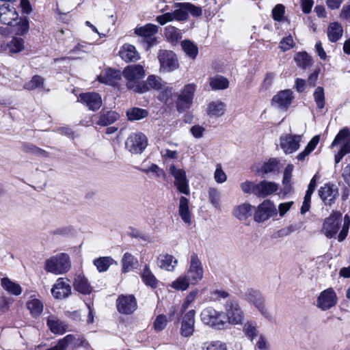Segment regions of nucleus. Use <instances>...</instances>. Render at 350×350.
<instances>
[{
	"mask_svg": "<svg viewBox=\"0 0 350 350\" xmlns=\"http://www.w3.org/2000/svg\"><path fill=\"white\" fill-rule=\"evenodd\" d=\"M126 81L129 90L136 93H144L148 91V87L144 82L140 81L146 75L144 66L140 64L127 66L122 72Z\"/></svg>",
	"mask_w": 350,
	"mask_h": 350,
	"instance_id": "obj_1",
	"label": "nucleus"
},
{
	"mask_svg": "<svg viewBox=\"0 0 350 350\" xmlns=\"http://www.w3.org/2000/svg\"><path fill=\"white\" fill-rule=\"evenodd\" d=\"M71 268L70 257L67 254L59 253L48 258L44 262L46 271L60 275L68 272Z\"/></svg>",
	"mask_w": 350,
	"mask_h": 350,
	"instance_id": "obj_2",
	"label": "nucleus"
},
{
	"mask_svg": "<svg viewBox=\"0 0 350 350\" xmlns=\"http://www.w3.org/2000/svg\"><path fill=\"white\" fill-rule=\"evenodd\" d=\"M200 317L202 321L211 327L222 329L227 325L224 313L216 310L213 307L204 308L200 314Z\"/></svg>",
	"mask_w": 350,
	"mask_h": 350,
	"instance_id": "obj_3",
	"label": "nucleus"
},
{
	"mask_svg": "<svg viewBox=\"0 0 350 350\" xmlns=\"http://www.w3.org/2000/svg\"><path fill=\"white\" fill-rule=\"evenodd\" d=\"M341 223L342 214L338 211H333L329 217L324 219L321 232L327 239L336 238Z\"/></svg>",
	"mask_w": 350,
	"mask_h": 350,
	"instance_id": "obj_4",
	"label": "nucleus"
},
{
	"mask_svg": "<svg viewBox=\"0 0 350 350\" xmlns=\"http://www.w3.org/2000/svg\"><path fill=\"white\" fill-rule=\"evenodd\" d=\"M245 299L252 304L259 312L268 320L272 319V314L265 304V300L262 293L254 289H248L245 293Z\"/></svg>",
	"mask_w": 350,
	"mask_h": 350,
	"instance_id": "obj_5",
	"label": "nucleus"
},
{
	"mask_svg": "<svg viewBox=\"0 0 350 350\" xmlns=\"http://www.w3.org/2000/svg\"><path fill=\"white\" fill-rule=\"evenodd\" d=\"M175 10L172 12H166L156 18V21L161 25H163L168 22L173 21H184L189 18L185 3H176L174 4Z\"/></svg>",
	"mask_w": 350,
	"mask_h": 350,
	"instance_id": "obj_6",
	"label": "nucleus"
},
{
	"mask_svg": "<svg viewBox=\"0 0 350 350\" xmlns=\"http://www.w3.org/2000/svg\"><path fill=\"white\" fill-rule=\"evenodd\" d=\"M224 315L227 323L233 325H241L244 320V312L241 306L234 300L226 302Z\"/></svg>",
	"mask_w": 350,
	"mask_h": 350,
	"instance_id": "obj_7",
	"label": "nucleus"
},
{
	"mask_svg": "<svg viewBox=\"0 0 350 350\" xmlns=\"http://www.w3.org/2000/svg\"><path fill=\"white\" fill-rule=\"evenodd\" d=\"M185 275L191 282L192 285L198 284L203 278V266L196 253H193L190 256L189 268Z\"/></svg>",
	"mask_w": 350,
	"mask_h": 350,
	"instance_id": "obj_8",
	"label": "nucleus"
},
{
	"mask_svg": "<svg viewBox=\"0 0 350 350\" xmlns=\"http://www.w3.org/2000/svg\"><path fill=\"white\" fill-rule=\"evenodd\" d=\"M147 145V137L142 133H131L125 142L126 149L131 154H141Z\"/></svg>",
	"mask_w": 350,
	"mask_h": 350,
	"instance_id": "obj_9",
	"label": "nucleus"
},
{
	"mask_svg": "<svg viewBox=\"0 0 350 350\" xmlns=\"http://www.w3.org/2000/svg\"><path fill=\"white\" fill-rule=\"evenodd\" d=\"M157 57L160 63V70L163 72L174 71L179 66L176 55L171 51L160 50Z\"/></svg>",
	"mask_w": 350,
	"mask_h": 350,
	"instance_id": "obj_10",
	"label": "nucleus"
},
{
	"mask_svg": "<svg viewBox=\"0 0 350 350\" xmlns=\"http://www.w3.org/2000/svg\"><path fill=\"white\" fill-rule=\"evenodd\" d=\"M195 91L196 85L194 84H188L181 90L176 104L177 110L179 113L184 112L191 107Z\"/></svg>",
	"mask_w": 350,
	"mask_h": 350,
	"instance_id": "obj_11",
	"label": "nucleus"
},
{
	"mask_svg": "<svg viewBox=\"0 0 350 350\" xmlns=\"http://www.w3.org/2000/svg\"><path fill=\"white\" fill-rule=\"evenodd\" d=\"M169 170L175 179L174 185L177 189L183 194L190 195V189L185 171L176 167L174 165H172Z\"/></svg>",
	"mask_w": 350,
	"mask_h": 350,
	"instance_id": "obj_12",
	"label": "nucleus"
},
{
	"mask_svg": "<svg viewBox=\"0 0 350 350\" xmlns=\"http://www.w3.org/2000/svg\"><path fill=\"white\" fill-rule=\"evenodd\" d=\"M337 295L332 288L323 291L319 295L317 306L323 311L327 310L337 304Z\"/></svg>",
	"mask_w": 350,
	"mask_h": 350,
	"instance_id": "obj_13",
	"label": "nucleus"
},
{
	"mask_svg": "<svg viewBox=\"0 0 350 350\" xmlns=\"http://www.w3.org/2000/svg\"><path fill=\"white\" fill-rule=\"evenodd\" d=\"M157 32L158 27L151 23H148L135 29V33L144 38V41L148 44V48H150L157 44V42L154 35Z\"/></svg>",
	"mask_w": 350,
	"mask_h": 350,
	"instance_id": "obj_14",
	"label": "nucleus"
},
{
	"mask_svg": "<svg viewBox=\"0 0 350 350\" xmlns=\"http://www.w3.org/2000/svg\"><path fill=\"white\" fill-rule=\"evenodd\" d=\"M301 135L286 134L280 138V146L285 154L296 152L300 147Z\"/></svg>",
	"mask_w": 350,
	"mask_h": 350,
	"instance_id": "obj_15",
	"label": "nucleus"
},
{
	"mask_svg": "<svg viewBox=\"0 0 350 350\" xmlns=\"http://www.w3.org/2000/svg\"><path fill=\"white\" fill-rule=\"evenodd\" d=\"M276 211L275 205L270 200H265L257 207L254 216V220L257 222L265 221L275 214Z\"/></svg>",
	"mask_w": 350,
	"mask_h": 350,
	"instance_id": "obj_16",
	"label": "nucleus"
},
{
	"mask_svg": "<svg viewBox=\"0 0 350 350\" xmlns=\"http://www.w3.org/2000/svg\"><path fill=\"white\" fill-rule=\"evenodd\" d=\"M51 293L55 299H62L71 294L70 281L67 278H58L51 288Z\"/></svg>",
	"mask_w": 350,
	"mask_h": 350,
	"instance_id": "obj_17",
	"label": "nucleus"
},
{
	"mask_svg": "<svg viewBox=\"0 0 350 350\" xmlns=\"http://www.w3.org/2000/svg\"><path fill=\"white\" fill-rule=\"evenodd\" d=\"M291 90H284L275 95L272 100L273 106L278 107L281 110H287L294 98Z\"/></svg>",
	"mask_w": 350,
	"mask_h": 350,
	"instance_id": "obj_18",
	"label": "nucleus"
},
{
	"mask_svg": "<svg viewBox=\"0 0 350 350\" xmlns=\"http://www.w3.org/2000/svg\"><path fill=\"white\" fill-rule=\"evenodd\" d=\"M118 310L122 314H129L137 309V301L135 297L130 295H120L117 299Z\"/></svg>",
	"mask_w": 350,
	"mask_h": 350,
	"instance_id": "obj_19",
	"label": "nucleus"
},
{
	"mask_svg": "<svg viewBox=\"0 0 350 350\" xmlns=\"http://www.w3.org/2000/svg\"><path fill=\"white\" fill-rule=\"evenodd\" d=\"M196 311L191 310L185 313L181 321L180 332L183 337H190L194 332Z\"/></svg>",
	"mask_w": 350,
	"mask_h": 350,
	"instance_id": "obj_20",
	"label": "nucleus"
},
{
	"mask_svg": "<svg viewBox=\"0 0 350 350\" xmlns=\"http://www.w3.org/2000/svg\"><path fill=\"white\" fill-rule=\"evenodd\" d=\"M18 19V14L14 6L3 4L0 6V21L8 26L12 25Z\"/></svg>",
	"mask_w": 350,
	"mask_h": 350,
	"instance_id": "obj_21",
	"label": "nucleus"
},
{
	"mask_svg": "<svg viewBox=\"0 0 350 350\" xmlns=\"http://www.w3.org/2000/svg\"><path fill=\"white\" fill-rule=\"evenodd\" d=\"M80 101L85 104L89 109L98 110L102 105V98L99 94L96 92L83 93L79 95Z\"/></svg>",
	"mask_w": 350,
	"mask_h": 350,
	"instance_id": "obj_22",
	"label": "nucleus"
},
{
	"mask_svg": "<svg viewBox=\"0 0 350 350\" xmlns=\"http://www.w3.org/2000/svg\"><path fill=\"white\" fill-rule=\"evenodd\" d=\"M278 189V184L267 180H262L256 184L254 190V194L258 197L265 198L267 196L273 193Z\"/></svg>",
	"mask_w": 350,
	"mask_h": 350,
	"instance_id": "obj_23",
	"label": "nucleus"
},
{
	"mask_svg": "<svg viewBox=\"0 0 350 350\" xmlns=\"http://www.w3.org/2000/svg\"><path fill=\"white\" fill-rule=\"evenodd\" d=\"M46 325L54 334L62 335L68 331V325L55 315L47 317Z\"/></svg>",
	"mask_w": 350,
	"mask_h": 350,
	"instance_id": "obj_24",
	"label": "nucleus"
},
{
	"mask_svg": "<svg viewBox=\"0 0 350 350\" xmlns=\"http://www.w3.org/2000/svg\"><path fill=\"white\" fill-rule=\"evenodd\" d=\"M121 72L111 68L105 69L103 74L98 77V80L103 83L115 86L122 77Z\"/></svg>",
	"mask_w": 350,
	"mask_h": 350,
	"instance_id": "obj_25",
	"label": "nucleus"
},
{
	"mask_svg": "<svg viewBox=\"0 0 350 350\" xmlns=\"http://www.w3.org/2000/svg\"><path fill=\"white\" fill-rule=\"evenodd\" d=\"M120 58L126 62H137L140 59L139 53L134 45L124 44L119 51Z\"/></svg>",
	"mask_w": 350,
	"mask_h": 350,
	"instance_id": "obj_26",
	"label": "nucleus"
},
{
	"mask_svg": "<svg viewBox=\"0 0 350 350\" xmlns=\"http://www.w3.org/2000/svg\"><path fill=\"white\" fill-rule=\"evenodd\" d=\"M319 194L325 204H331L338 196V191L335 185L325 184L323 187L320 188Z\"/></svg>",
	"mask_w": 350,
	"mask_h": 350,
	"instance_id": "obj_27",
	"label": "nucleus"
},
{
	"mask_svg": "<svg viewBox=\"0 0 350 350\" xmlns=\"http://www.w3.org/2000/svg\"><path fill=\"white\" fill-rule=\"evenodd\" d=\"M226 109V104L220 100L211 101L207 106V114L211 118L222 116Z\"/></svg>",
	"mask_w": 350,
	"mask_h": 350,
	"instance_id": "obj_28",
	"label": "nucleus"
},
{
	"mask_svg": "<svg viewBox=\"0 0 350 350\" xmlns=\"http://www.w3.org/2000/svg\"><path fill=\"white\" fill-rule=\"evenodd\" d=\"M74 289L81 294L90 295L93 288L88 279L81 274L76 275L73 282Z\"/></svg>",
	"mask_w": 350,
	"mask_h": 350,
	"instance_id": "obj_29",
	"label": "nucleus"
},
{
	"mask_svg": "<svg viewBox=\"0 0 350 350\" xmlns=\"http://www.w3.org/2000/svg\"><path fill=\"white\" fill-rule=\"evenodd\" d=\"M189 200L181 196L179 199L178 204V214L183 220V221L187 224H191V213L189 210Z\"/></svg>",
	"mask_w": 350,
	"mask_h": 350,
	"instance_id": "obj_30",
	"label": "nucleus"
},
{
	"mask_svg": "<svg viewBox=\"0 0 350 350\" xmlns=\"http://www.w3.org/2000/svg\"><path fill=\"white\" fill-rule=\"evenodd\" d=\"M178 264V260L170 254H161L158 257L157 265L164 270L173 271Z\"/></svg>",
	"mask_w": 350,
	"mask_h": 350,
	"instance_id": "obj_31",
	"label": "nucleus"
},
{
	"mask_svg": "<svg viewBox=\"0 0 350 350\" xmlns=\"http://www.w3.org/2000/svg\"><path fill=\"white\" fill-rule=\"evenodd\" d=\"M253 206L248 203H243L235 207L233 210V215L239 220H244L252 214Z\"/></svg>",
	"mask_w": 350,
	"mask_h": 350,
	"instance_id": "obj_32",
	"label": "nucleus"
},
{
	"mask_svg": "<svg viewBox=\"0 0 350 350\" xmlns=\"http://www.w3.org/2000/svg\"><path fill=\"white\" fill-rule=\"evenodd\" d=\"M1 285L8 293L18 296L22 293V288L18 284L12 281L8 278H3L1 280Z\"/></svg>",
	"mask_w": 350,
	"mask_h": 350,
	"instance_id": "obj_33",
	"label": "nucleus"
},
{
	"mask_svg": "<svg viewBox=\"0 0 350 350\" xmlns=\"http://www.w3.org/2000/svg\"><path fill=\"white\" fill-rule=\"evenodd\" d=\"M342 27L338 23H332L328 27L327 36L331 42H335L338 41L342 37Z\"/></svg>",
	"mask_w": 350,
	"mask_h": 350,
	"instance_id": "obj_34",
	"label": "nucleus"
},
{
	"mask_svg": "<svg viewBox=\"0 0 350 350\" xmlns=\"http://www.w3.org/2000/svg\"><path fill=\"white\" fill-rule=\"evenodd\" d=\"M119 118L120 115L116 111H108L100 115L96 124L102 126H106L115 122Z\"/></svg>",
	"mask_w": 350,
	"mask_h": 350,
	"instance_id": "obj_35",
	"label": "nucleus"
},
{
	"mask_svg": "<svg viewBox=\"0 0 350 350\" xmlns=\"http://www.w3.org/2000/svg\"><path fill=\"white\" fill-rule=\"evenodd\" d=\"M209 85L214 90H226L229 86V81L223 76L215 75L209 79Z\"/></svg>",
	"mask_w": 350,
	"mask_h": 350,
	"instance_id": "obj_36",
	"label": "nucleus"
},
{
	"mask_svg": "<svg viewBox=\"0 0 350 350\" xmlns=\"http://www.w3.org/2000/svg\"><path fill=\"white\" fill-rule=\"evenodd\" d=\"M165 37L168 42L174 44L182 38V33L178 28L169 25L165 28Z\"/></svg>",
	"mask_w": 350,
	"mask_h": 350,
	"instance_id": "obj_37",
	"label": "nucleus"
},
{
	"mask_svg": "<svg viewBox=\"0 0 350 350\" xmlns=\"http://www.w3.org/2000/svg\"><path fill=\"white\" fill-rule=\"evenodd\" d=\"M4 50H8L10 53H17L22 51L25 49L24 40L20 38H13L5 47L1 46Z\"/></svg>",
	"mask_w": 350,
	"mask_h": 350,
	"instance_id": "obj_38",
	"label": "nucleus"
},
{
	"mask_svg": "<svg viewBox=\"0 0 350 350\" xmlns=\"http://www.w3.org/2000/svg\"><path fill=\"white\" fill-rule=\"evenodd\" d=\"M319 139L320 137L319 135L314 136L308 143L304 150L297 154V159L301 161H304L306 157H308L315 149L319 142Z\"/></svg>",
	"mask_w": 350,
	"mask_h": 350,
	"instance_id": "obj_39",
	"label": "nucleus"
},
{
	"mask_svg": "<svg viewBox=\"0 0 350 350\" xmlns=\"http://www.w3.org/2000/svg\"><path fill=\"white\" fill-rule=\"evenodd\" d=\"M122 263V272L126 273L135 269L138 264V260L131 253L126 252L123 256Z\"/></svg>",
	"mask_w": 350,
	"mask_h": 350,
	"instance_id": "obj_40",
	"label": "nucleus"
},
{
	"mask_svg": "<svg viewBox=\"0 0 350 350\" xmlns=\"http://www.w3.org/2000/svg\"><path fill=\"white\" fill-rule=\"evenodd\" d=\"M141 277L146 286H150L152 288L157 286L159 281L147 265L143 269Z\"/></svg>",
	"mask_w": 350,
	"mask_h": 350,
	"instance_id": "obj_41",
	"label": "nucleus"
},
{
	"mask_svg": "<svg viewBox=\"0 0 350 350\" xmlns=\"http://www.w3.org/2000/svg\"><path fill=\"white\" fill-rule=\"evenodd\" d=\"M114 260L109 256L99 257L94 260L93 263L99 272L106 271L113 265Z\"/></svg>",
	"mask_w": 350,
	"mask_h": 350,
	"instance_id": "obj_42",
	"label": "nucleus"
},
{
	"mask_svg": "<svg viewBox=\"0 0 350 350\" xmlns=\"http://www.w3.org/2000/svg\"><path fill=\"white\" fill-rule=\"evenodd\" d=\"M27 308L33 317H39L43 311V304L38 299L28 301L27 302Z\"/></svg>",
	"mask_w": 350,
	"mask_h": 350,
	"instance_id": "obj_43",
	"label": "nucleus"
},
{
	"mask_svg": "<svg viewBox=\"0 0 350 350\" xmlns=\"http://www.w3.org/2000/svg\"><path fill=\"white\" fill-rule=\"evenodd\" d=\"M190 284H191V282L185 274H183L180 275L174 281H173L170 284V286L173 289L183 291L187 290Z\"/></svg>",
	"mask_w": 350,
	"mask_h": 350,
	"instance_id": "obj_44",
	"label": "nucleus"
},
{
	"mask_svg": "<svg viewBox=\"0 0 350 350\" xmlns=\"http://www.w3.org/2000/svg\"><path fill=\"white\" fill-rule=\"evenodd\" d=\"M278 161L275 159H271L265 162L260 168H256L254 170L262 176L264 174L274 172L278 168Z\"/></svg>",
	"mask_w": 350,
	"mask_h": 350,
	"instance_id": "obj_45",
	"label": "nucleus"
},
{
	"mask_svg": "<svg viewBox=\"0 0 350 350\" xmlns=\"http://www.w3.org/2000/svg\"><path fill=\"white\" fill-rule=\"evenodd\" d=\"M148 115V112L147 110L138 107L129 109L126 111L128 119L132 121L139 120L146 118Z\"/></svg>",
	"mask_w": 350,
	"mask_h": 350,
	"instance_id": "obj_46",
	"label": "nucleus"
},
{
	"mask_svg": "<svg viewBox=\"0 0 350 350\" xmlns=\"http://www.w3.org/2000/svg\"><path fill=\"white\" fill-rule=\"evenodd\" d=\"M243 331L245 336L253 340L258 334L257 325L256 322L247 321L243 327Z\"/></svg>",
	"mask_w": 350,
	"mask_h": 350,
	"instance_id": "obj_47",
	"label": "nucleus"
},
{
	"mask_svg": "<svg viewBox=\"0 0 350 350\" xmlns=\"http://www.w3.org/2000/svg\"><path fill=\"white\" fill-rule=\"evenodd\" d=\"M165 82L163 81L162 79L160 77L156 75H150L148 77L147 80L144 82V84H146L148 87V90L150 89H154L155 90H160L164 86Z\"/></svg>",
	"mask_w": 350,
	"mask_h": 350,
	"instance_id": "obj_48",
	"label": "nucleus"
},
{
	"mask_svg": "<svg viewBox=\"0 0 350 350\" xmlns=\"http://www.w3.org/2000/svg\"><path fill=\"white\" fill-rule=\"evenodd\" d=\"M10 27H13L14 29L12 31H14L16 35H23L29 30V23L26 19H23L18 17L17 21L14 23L12 25H10Z\"/></svg>",
	"mask_w": 350,
	"mask_h": 350,
	"instance_id": "obj_49",
	"label": "nucleus"
},
{
	"mask_svg": "<svg viewBox=\"0 0 350 350\" xmlns=\"http://www.w3.org/2000/svg\"><path fill=\"white\" fill-rule=\"evenodd\" d=\"M184 52L192 59H195L198 53V46L190 40H184L181 43Z\"/></svg>",
	"mask_w": 350,
	"mask_h": 350,
	"instance_id": "obj_50",
	"label": "nucleus"
},
{
	"mask_svg": "<svg viewBox=\"0 0 350 350\" xmlns=\"http://www.w3.org/2000/svg\"><path fill=\"white\" fill-rule=\"evenodd\" d=\"M208 199L212 205L216 208H220V198H221V193L220 191L215 188H209L208 191Z\"/></svg>",
	"mask_w": 350,
	"mask_h": 350,
	"instance_id": "obj_51",
	"label": "nucleus"
},
{
	"mask_svg": "<svg viewBox=\"0 0 350 350\" xmlns=\"http://www.w3.org/2000/svg\"><path fill=\"white\" fill-rule=\"evenodd\" d=\"M350 228V217L348 215H345L343 219V224L342 228L337 236L339 242L343 241L347 237L349 230Z\"/></svg>",
	"mask_w": 350,
	"mask_h": 350,
	"instance_id": "obj_52",
	"label": "nucleus"
},
{
	"mask_svg": "<svg viewBox=\"0 0 350 350\" xmlns=\"http://www.w3.org/2000/svg\"><path fill=\"white\" fill-rule=\"evenodd\" d=\"M314 101L319 109H323L325 106V94L322 87H318L314 92Z\"/></svg>",
	"mask_w": 350,
	"mask_h": 350,
	"instance_id": "obj_53",
	"label": "nucleus"
},
{
	"mask_svg": "<svg viewBox=\"0 0 350 350\" xmlns=\"http://www.w3.org/2000/svg\"><path fill=\"white\" fill-rule=\"evenodd\" d=\"M350 136V131L348 128L345 127L341 129L335 137L333 142L332 143L331 146L334 147L342 142H345L348 139V137Z\"/></svg>",
	"mask_w": 350,
	"mask_h": 350,
	"instance_id": "obj_54",
	"label": "nucleus"
},
{
	"mask_svg": "<svg viewBox=\"0 0 350 350\" xmlns=\"http://www.w3.org/2000/svg\"><path fill=\"white\" fill-rule=\"evenodd\" d=\"M43 83L44 79L41 76L35 75L31 78L30 81L25 83L24 88L29 90H33L40 87Z\"/></svg>",
	"mask_w": 350,
	"mask_h": 350,
	"instance_id": "obj_55",
	"label": "nucleus"
},
{
	"mask_svg": "<svg viewBox=\"0 0 350 350\" xmlns=\"http://www.w3.org/2000/svg\"><path fill=\"white\" fill-rule=\"evenodd\" d=\"M297 64L302 68H306L310 65V60L306 52L299 53L295 57Z\"/></svg>",
	"mask_w": 350,
	"mask_h": 350,
	"instance_id": "obj_56",
	"label": "nucleus"
},
{
	"mask_svg": "<svg viewBox=\"0 0 350 350\" xmlns=\"http://www.w3.org/2000/svg\"><path fill=\"white\" fill-rule=\"evenodd\" d=\"M203 350H227L225 343L221 341H211L203 344Z\"/></svg>",
	"mask_w": 350,
	"mask_h": 350,
	"instance_id": "obj_57",
	"label": "nucleus"
},
{
	"mask_svg": "<svg viewBox=\"0 0 350 350\" xmlns=\"http://www.w3.org/2000/svg\"><path fill=\"white\" fill-rule=\"evenodd\" d=\"M295 44V43L293 39V37L291 36H288L282 39V40L280 42L279 47L282 51L284 52L293 49Z\"/></svg>",
	"mask_w": 350,
	"mask_h": 350,
	"instance_id": "obj_58",
	"label": "nucleus"
},
{
	"mask_svg": "<svg viewBox=\"0 0 350 350\" xmlns=\"http://www.w3.org/2000/svg\"><path fill=\"white\" fill-rule=\"evenodd\" d=\"M285 13V7L282 4H277L272 10V16L274 21H282Z\"/></svg>",
	"mask_w": 350,
	"mask_h": 350,
	"instance_id": "obj_59",
	"label": "nucleus"
},
{
	"mask_svg": "<svg viewBox=\"0 0 350 350\" xmlns=\"http://www.w3.org/2000/svg\"><path fill=\"white\" fill-rule=\"evenodd\" d=\"M159 91L158 98L162 102H167L172 96V88L167 86L165 83L163 88Z\"/></svg>",
	"mask_w": 350,
	"mask_h": 350,
	"instance_id": "obj_60",
	"label": "nucleus"
},
{
	"mask_svg": "<svg viewBox=\"0 0 350 350\" xmlns=\"http://www.w3.org/2000/svg\"><path fill=\"white\" fill-rule=\"evenodd\" d=\"M198 295V291H191L186 297L184 302L182 304L180 312L183 313L190 306L191 303H193Z\"/></svg>",
	"mask_w": 350,
	"mask_h": 350,
	"instance_id": "obj_61",
	"label": "nucleus"
},
{
	"mask_svg": "<svg viewBox=\"0 0 350 350\" xmlns=\"http://www.w3.org/2000/svg\"><path fill=\"white\" fill-rule=\"evenodd\" d=\"M167 322V320L166 316L163 314L157 316L154 322V329L158 332L163 330L165 327Z\"/></svg>",
	"mask_w": 350,
	"mask_h": 350,
	"instance_id": "obj_62",
	"label": "nucleus"
},
{
	"mask_svg": "<svg viewBox=\"0 0 350 350\" xmlns=\"http://www.w3.org/2000/svg\"><path fill=\"white\" fill-rule=\"evenodd\" d=\"M214 178L217 183H223L227 180V176L219 165H217L214 173Z\"/></svg>",
	"mask_w": 350,
	"mask_h": 350,
	"instance_id": "obj_63",
	"label": "nucleus"
},
{
	"mask_svg": "<svg viewBox=\"0 0 350 350\" xmlns=\"http://www.w3.org/2000/svg\"><path fill=\"white\" fill-rule=\"evenodd\" d=\"M187 14L190 13L193 16L198 17L202 14V10L200 7L195 6L190 3H185Z\"/></svg>",
	"mask_w": 350,
	"mask_h": 350,
	"instance_id": "obj_64",
	"label": "nucleus"
}]
</instances>
